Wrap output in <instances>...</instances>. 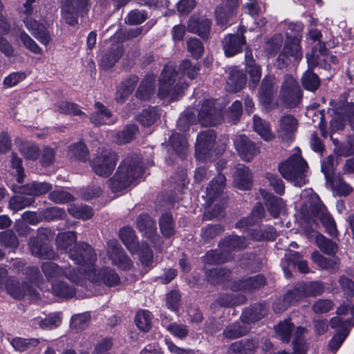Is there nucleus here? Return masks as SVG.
Wrapping results in <instances>:
<instances>
[{
  "label": "nucleus",
  "mask_w": 354,
  "mask_h": 354,
  "mask_svg": "<svg viewBox=\"0 0 354 354\" xmlns=\"http://www.w3.org/2000/svg\"><path fill=\"white\" fill-rule=\"evenodd\" d=\"M198 70L189 60H183L181 62L178 72L176 71L173 65H166L159 79V97L169 102L177 100L187 86L185 76L189 80H193L196 76Z\"/></svg>",
  "instance_id": "1"
},
{
  "label": "nucleus",
  "mask_w": 354,
  "mask_h": 354,
  "mask_svg": "<svg viewBox=\"0 0 354 354\" xmlns=\"http://www.w3.org/2000/svg\"><path fill=\"white\" fill-rule=\"evenodd\" d=\"M144 167L138 156L127 157L120 164L116 173L110 180V187L113 192H120L137 183L142 178Z\"/></svg>",
  "instance_id": "2"
},
{
  "label": "nucleus",
  "mask_w": 354,
  "mask_h": 354,
  "mask_svg": "<svg viewBox=\"0 0 354 354\" xmlns=\"http://www.w3.org/2000/svg\"><path fill=\"white\" fill-rule=\"evenodd\" d=\"M76 235L73 232H66L58 234L56 238L57 249L68 253L70 258L78 265L79 268L88 258L86 263L90 268L95 259L93 250L86 243L75 244Z\"/></svg>",
  "instance_id": "3"
},
{
  "label": "nucleus",
  "mask_w": 354,
  "mask_h": 354,
  "mask_svg": "<svg viewBox=\"0 0 354 354\" xmlns=\"http://www.w3.org/2000/svg\"><path fill=\"white\" fill-rule=\"evenodd\" d=\"M306 169L307 163L301 158L299 149H297L291 157L279 166V171L283 177L294 185L299 187L306 184Z\"/></svg>",
  "instance_id": "4"
},
{
  "label": "nucleus",
  "mask_w": 354,
  "mask_h": 354,
  "mask_svg": "<svg viewBox=\"0 0 354 354\" xmlns=\"http://www.w3.org/2000/svg\"><path fill=\"white\" fill-rule=\"evenodd\" d=\"M95 259L92 263V266L89 268L86 263L88 258L82 264L79 268L80 272L81 281L83 279H88L93 283H103L107 286H117L120 283V277L114 270L110 268H103L97 272L94 268V263L96 261V254L93 252Z\"/></svg>",
  "instance_id": "5"
},
{
  "label": "nucleus",
  "mask_w": 354,
  "mask_h": 354,
  "mask_svg": "<svg viewBox=\"0 0 354 354\" xmlns=\"http://www.w3.org/2000/svg\"><path fill=\"white\" fill-rule=\"evenodd\" d=\"M120 237L129 252L132 254H138L142 266H150L153 263V254L148 246L142 244V248L138 245L136 237L133 229L130 227H124L120 231Z\"/></svg>",
  "instance_id": "6"
},
{
  "label": "nucleus",
  "mask_w": 354,
  "mask_h": 354,
  "mask_svg": "<svg viewBox=\"0 0 354 354\" xmlns=\"http://www.w3.org/2000/svg\"><path fill=\"white\" fill-rule=\"evenodd\" d=\"M323 290L324 285L321 282L299 283L293 290L286 293L283 299V301L286 304L284 307L279 308L278 310L282 311L285 310L288 304H294L305 297L319 295Z\"/></svg>",
  "instance_id": "7"
},
{
  "label": "nucleus",
  "mask_w": 354,
  "mask_h": 354,
  "mask_svg": "<svg viewBox=\"0 0 354 354\" xmlns=\"http://www.w3.org/2000/svg\"><path fill=\"white\" fill-rule=\"evenodd\" d=\"M247 243L245 237H241L237 236H230L225 239L221 245V256H223L225 253H227L232 251L243 249L246 247ZM230 257H220L219 253L216 251H211L207 253L205 256V261L208 263H220L225 261H228Z\"/></svg>",
  "instance_id": "8"
},
{
  "label": "nucleus",
  "mask_w": 354,
  "mask_h": 354,
  "mask_svg": "<svg viewBox=\"0 0 354 354\" xmlns=\"http://www.w3.org/2000/svg\"><path fill=\"white\" fill-rule=\"evenodd\" d=\"M216 135L212 129L202 131L197 137L196 142V158L200 161L211 160L215 152L214 142Z\"/></svg>",
  "instance_id": "9"
},
{
  "label": "nucleus",
  "mask_w": 354,
  "mask_h": 354,
  "mask_svg": "<svg viewBox=\"0 0 354 354\" xmlns=\"http://www.w3.org/2000/svg\"><path fill=\"white\" fill-rule=\"evenodd\" d=\"M117 161L114 152L109 150H101L92 160L91 165L93 171L100 176H109L113 171Z\"/></svg>",
  "instance_id": "10"
},
{
  "label": "nucleus",
  "mask_w": 354,
  "mask_h": 354,
  "mask_svg": "<svg viewBox=\"0 0 354 354\" xmlns=\"http://www.w3.org/2000/svg\"><path fill=\"white\" fill-rule=\"evenodd\" d=\"M41 268L48 281L50 283L60 279H67L72 283H81L80 273L75 274V270L71 269V266L62 270L55 263L48 261L42 264Z\"/></svg>",
  "instance_id": "11"
},
{
  "label": "nucleus",
  "mask_w": 354,
  "mask_h": 354,
  "mask_svg": "<svg viewBox=\"0 0 354 354\" xmlns=\"http://www.w3.org/2000/svg\"><path fill=\"white\" fill-rule=\"evenodd\" d=\"M353 325L354 318L353 319H344L337 316L331 319L330 326L331 328L337 329V333L329 342V348L330 350L336 351L341 346L348 335L350 329Z\"/></svg>",
  "instance_id": "12"
},
{
  "label": "nucleus",
  "mask_w": 354,
  "mask_h": 354,
  "mask_svg": "<svg viewBox=\"0 0 354 354\" xmlns=\"http://www.w3.org/2000/svg\"><path fill=\"white\" fill-rule=\"evenodd\" d=\"M281 97L288 106H296L301 98V90L295 79L286 75L281 86Z\"/></svg>",
  "instance_id": "13"
},
{
  "label": "nucleus",
  "mask_w": 354,
  "mask_h": 354,
  "mask_svg": "<svg viewBox=\"0 0 354 354\" xmlns=\"http://www.w3.org/2000/svg\"><path fill=\"white\" fill-rule=\"evenodd\" d=\"M333 116L330 121L332 130L335 131L342 129L346 120L348 119L354 130V104L343 103L335 107Z\"/></svg>",
  "instance_id": "14"
},
{
  "label": "nucleus",
  "mask_w": 354,
  "mask_h": 354,
  "mask_svg": "<svg viewBox=\"0 0 354 354\" xmlns=\"http://www.w3.org/2000/svg\"><path fill=\"white\" fill-rule=\"evenodd\" d=\"M107 255L113 265L122 270L131 268L133 263L125 254L117 241L111 240L107 243Z\"/></svg>",
  "instance_id": "15"
},
{
  "label": "nucleus",
  "mask_w": 354,
  "mask_h": 354,
  "mask_svg": "<svg viewBox=\"0 0 354 354\" xmlns=\"http://www.w3.org/2000/svg\"><path fill=\"white\" fill-rule=\"evenodd\" d=\"M214 100L205 101L198 113V120L202 125H216L221 121V111L216 106Z\"/></svg>",
  "instance_id": "16"
},
{
  "label": "nucleus",
  "mask_w": 354,
  "mask_h": 354,
  "mask_svg": "<svg viewBox=\"0 0 354 354\" xmlns=\"http://www.w3.org/2000/svg\"><path fill=\"white\" fill-rule=\"evenodd\" d=\"M301 37L299 35H295L293 37H288L283 49V53L279 55V59L284 64H288L287 59L291 62L292 60L296 61L301 59Z\"/></svg>",
  "instance_id": "17"
},
{
  "label": "nucleus",
  "mask_w": 354,
  "mask_h": 354,
  "mask_svg": "<svg viewBox=\"0 0 354 354\" xmlns=\"http://www.w3.org/2000/svg\"><path fill=\"white\" fill-rule=\"evenodd\" d=\"M240 0H223L222 5L216 10V20L218 26L224 29L234 15V11L239 5Z\"/></svg>",
  "instance_id": "18"
},
{
  "label": "nucleus",
  "mask_w": 354,
  "mask_h": 354,
  "mask_svg": "<svg viewBox=\"0 0 354 354\" xmlns=\"http://www.w3.org/2000/svg\"><path fill=\"white\" fill-rule=\"evenodd\" d=\"M300 198L301 202H296L295 207L301 211L306 219L309 212L314 214L319 207V197L311 189H308L302 191Z\"/></svg>",
  "instance_id": "19"
},
{
  "label": "nucleus",
  "mask_w": 354,
  "mask_h": 354,
  "mask_svg": "<svg viewBox=\"0 0 354 354\" xmlns=\"http://www.w3.org/2000/svg\"><path fill=\"white\" fill-rule=\"evenodd\" d=\"M234 145L240 157L245 161H250L259 153V149L255 144L244 135L236 136Z\"/></svg>",
  "instance_id": "20"
},
{
  "label": "nucleus",
  "mask_w": 354,
  "mask_h": 354,
  "mask_svg": "<svg viewBox=\"0 0 354 354\" xmlns=\"http://www.w3.org/2000/svg\"><path fill=\"white\" fill-rule=\"evenodd\" d=\"M304 232L310 241H314L319 249L327 254H331L337 250V245L326 239L323 235L315 230L312 226H306Z\"/></svg>",
  "instance_id": "21"
},
{
  "label": "nucleus",
  "mask_w": 354,
  "mask_h": 354,
  "mask_svg": "<svg viewBox=\"0 0 354 354\" xmlns=\"http://www.w3.org/2000/svg\"><path fill=\"white\" fill-rule=\"evenodd\" d=\"M21 284L14 279L7 284V290L8 293L15 299H21L25 296H29L32 299L38 298L37 293L29 284Z\"/></svg>",
  "instance_id": "22"
},
{
  "label": "nucleus",
  "mask_w": 354,
  "mask_h": 354,
  "mask_svg": "<svg viewBox=\"0 0 354 354\" xmlns=\"http://www.w3.org/2000/svg\"><path fill=\"white\" fill-rule=\"evenodd\" d=\"M24 21L27 29L37 40L44 45L49 43L50 37L46 25L38 24L30 17H26Z\"/></svg>",
  "instance_id": "23"
},
{
  "label": "nucleus",
  "mask_w": 354,
  "mask_h": 354,
  "mask_svg": "<svg viewBox=\"0 0 354 354\" xmlns=\"http://www.w3.org/2000/svg\"><path fill=\"white\" fill-rule=\"evenodd\" d=\"M138 228L143 235L155 244L156 235V225L151 217L146 214H142L139 216L137 221Z\"/></svg>",
  "instance_id": "24"
},
{
  "label": "nucleus",
  "mask_w": 354,
  "mask_h": 354,
  "mask_svg": "<svg viewBox=\"0 0 354 354\" xmlns=\"http://www.w3.org/2000/svg\"><path fill=\"white\" fill-rule=\"evenodd\" d=\"M245 42V37L243 35H229L226 36L223 43L225 55L232 57L241 52Z\"/></svg>",
  "instance_id": "25"
},
{
  "label": "nucleus",
  "mask_w": 354,
  "mask_h": 354,
  "mask_svg": "<svg viewBox=\"0 0 354 354\" xmlns=\"http://www.w3.org/2000/svg\"><path fill=\"white\" fill-rule=\"evenodd\" d=\"M297 120L293 116L287 115L283 116L279 121L278 129L279 136L285 140L292 139V134L297 129Z\"/></svg>",
  "instance_id": "26"
},
{
  "label": "nucleus",
  "mask_w": 354,
  "mask_h": 354,
  "mask_svg": "<svg viewBox=\"0 0 354 354\" xmlns=\"http://www.w3.org/2000/svg\"><path fill=\"white\" fill-rule=\"evenodd\" d=\"M234 183L240 189H249L252 186V174L245 165H239L234 174Z\"/></svg>",
  "instance_id": "27"
},
{
  "label": "nucleus",
  "mask_w": 354,
  "mask_h": 354,
  "mask_svg": "<svg viewBox=\"0 0 354 354\" xmlns=\"http://www.w3.org/2000/svg\"><path fill=\"white\" fill-rule=\"evenodd\" d=\"M245 68L250 77V86L254 88L261 77V67L256 64L250 50L245 51Z\"/></svg>",
  "instance_id": "28"
},
{
  "label": "nucleus",
  "mask_w": 354,
  "mask_h": 354,
  "mask_svg": "<svg viewBox=\"0 0 354 354\" xmlns=\"http://www.w3.org/2000/svg\"><path fill=\"white\" fill-rule=\"evenodd\" d=\"M95 111L91 116L95 125L111 124L115 122L111 113L101 103H95Z\"/></svg>",
  "instance_id": "29"
},
{
  "label": "nucleus",
  "mask_w": 354,
  "mask_h": 354,
  "mask_svg": "<svg viewBox=\"0 0 354 354\" xmlns=\"http://www.w3.org/2000/svg\"><path fill=\"white\" fill-rule=\"evenodd\" d=\"M50 285L52 294L57 297L68 299L75 295L74 286L64 281V279L53 281Z\"/></svg>",
  "instance_id": "30"
},
{
  "label": "nucleus",
  "mask_w": 354,
  "mask_h": 354,
  "mask_svg": "<svg viewBox=\"0 0 354 354\" xmlns=\"http://www.w3.org/2000/svg\"><path fill=\"white\" fill-rule=\"evenodd\" d=\"M225 178L219 174L207 187L206 198L207 205L209 207L214 200L220 194L225 187Z\"/></svg>",
  "instance_id": "31"
},
{
  "label": "nucleus",
  "mask_w": 354,
  "mask_h": 354,
  "mask_svg": "<svg viewBox=\"0 0 354 354\" xmlns=\"http://www.w3.org/2000/svg\"><path fill=\"white\" fill-rule=\"evenodd\" d=\"M210 24V21L207 18L196 19L193 17L189 20L187 29L189 32L198 34L203 38H206L209 32Z\"/></svg>",
  "instance_id": "32"
},
{
  "label": "nucleus",
  "mask_w": 354,
  "mask_h": 354,
  "mask_svg": "<svg viewBox=\"0 0 354 354\" xmlns=\"http://www.w3.org/2000/svg\"><path fill=\"white\" fill-rule=\"evenodd\" d=\"M264 214L265 211L263 206L261 204H257L254 206L251 214L248 218L239 221L236 223V227L243 230H249V227L261 221Z\"/></svg>",
  "instance_id": "33"
},
{
  "label": "nucleus",
  "mask_w": 354,
  "mask_h": 354,
  "mask_svg": "<svg viewBox=\"0 0 354 354\" xmlns=\"http://www.w3.org/2000/svg\"><path fill=\"white\" fill-rule=\"evenodd\" d=\"M261 195L265 199L270 214L273 217L278 216L285 207L283 201L280 198H277L265 190L261 191Z\"/></svg>",
  "instance_id": "34"
},
{
  "label": "nucleus",
  "mask_w": 354,
  "mask_h": 354,
  "mask_svg": "<svg viewBox=\"0 0 354 354\" xmlns=\"http://www.w3.org/2000/svg\"><path fill=\"white\" fill-rule=\"evenodd\" d=\"M11 35L14 37H19L24 46L34 54L40 55L42 53L41 48L37 43L21 28H12Z\"/></svg>",
  "instance_id": "35"
},
{
  "label": "nucleus",
  "mask_w": 354,
  "mask_h": 354,
  "mask_svg": "<svg viewBox=\"0 0 354 354\" xmlns=\"http://www.w3.org/2000/svg\"><path fill=\"white\" fill-rule=\"evenodd\" d=\"M312 260L322 269L335 272L338 269L339 261L337 258H326L319 252L315 251L311 255Z\"/></svg>",
  "instance_id": "36"
},
{
  "label": "nucleus",
  "mask_w": 354,
  "mask_h": 354,
  "mask_svg": "<svg viewBox=\"0 0 354 354\" xmlns=\"http://www.w3.org/2000/svg\"><path fill=\"white\" fill-rule=\"evenodd\" d=\"M155 77L152 74L146 75L137 91V97L141 100L149 99L154 93Z\"/></svg>",
  "instance_id": "37"
},
{
  "label": "nucleus",
  "mask_w": 354,
  "mask_h": 354,
  "mask_svg": "<svg viewBox=\"0 0 354 354\" xmlns=\"http://www.w3.org/2000/svg\"><path fill=\"white\" fill-rule=\"evenodd\" d=\"M137 82V77H131L122 82L118 86L116 91L115 100L117 102H123L125 99L132 93Z\"/></svg>",
  "instance_id": "38"
},
{
  "label": "nucleus",
  "mask_w": 354,
  "mask_h": 354,
  "mask_svg": "<svg viewBox=\"0 0 354 354\" xmlns=\"http://www.w3.org/2000/svg\"><path fill=\"white\" fill-rule=\"evenodd\" d=\"M245 75L236 68H233L227 82V89L231 92H237L245 84Z\"/></svg>",
  "instance_id": "39"
},
{
  "label": "nucleus",
  "mask_w": 354,
  "mask_h": 354,
  "mask_svg": "<svg viewBox=\"0 0 354 354\" xmlns=\"http://www.w3.org/2000/svg\"><path fill=\"white\" fill-rule=\"evenodd\" d=\"M62 322L61 315L59 313L49 314L48 316L35 318L33 321L35 326H39L43 329H52L57 327Z\"/></svg>",
  "instance_id": "40"
},
{
  "label": "nucleus",
  "mask_w": 354,
  "mask_h": 354,
  "mask_svg": "<svg viewBox=\"0 0 354 354\" xmlns=\"http://www.w3.org/2000/svg\"><path fill=\"white\" fill-rule=\"evenodd\" d=\"M169 143L176 153L181 158L185 157L188 150L187 139L184 136L176 133L169 138Z\"/></svg>",
  "instance_id": "41"
},
{
  "label": "nucleus",
  "mask_w": 354,
  "mask_h": 354,
  "mask_svg": "<svg viewBox=\"0 0 354 354\" xmlns=\"http://www.w3.org/2000/svg\"><path fill=\"white\" fill-rule=\"evenodd\" d=\"M254 130L265 140H270L274 138L268 122L262 120L259 117L254 115L253 118Z\"/></svg>",
  "instance_id": "42"
},
{
  "label": "nucleus",
  "mask_w": 354,
  "mask_h": 354,
  "mask_svg": "<svg viewBox=\"0 0 354 354\" xmlns=\"http://www.w3.org/2000/svg\"><path fill=\"white\" fill-rule=\"evenodd\" d=\"M30 247L32 254L36 257L46 259H53L55 257L53 252L49 249L47 245L41 244L35 239L30 241Z\"/></svg>",
  "instance_id": "43"
},
{
  "label": "nucleus",
  "mask_w": 354,
  "mask_h": 354,
  "mask_svg": "<svg viewBox=\"0 0 354 354\" xmlns=\"http://www.w3.org/2000/svg\"><path fill=\"white\" fill-rule=\"evenodd\" d=\"M51 189L52 187L49 183L32 182L25 185L24 193L28 195L39 196L47 193Z\"/></svg>",
  "instance_id": "44"
},
{
  "label": "nucleus",
  "mask_w": 354,
  "mask_h": 354,
  "mask_svg": "<svg viewBox=\"0 0 354 354\" xmlns=\"http://www.w3.org/2000/svg\"><path fill=\"white\" fill-rule=\"evenodd\" d=\"M152 315L147 310L138 311L135 317V323L138 328L142 331H148L151 328Z\"/></svg>",
  "instance_id": "45"
},
{
  "label": "nucleus",
  "mask_w": 354,
  "mask_h": 354,
  "mask_svg": "<svg viewBox=\"0 0 354 354\" xmlns=\"http://www.w3.org/2000/svg\"><path fill=\"white\" fill-rule=\"evenodd\" d=\"M276 82L274 77L270 76L264 77L259 93L261 102L266 104L269 102L272 90Z\"/></svg>",
  "instance_id": "46"
},
{
  "label": "nucleus",
  "mask_w": 354,
  "mask_h": 354,
  "mask_svg": "<svg viewBox=\"0 0 354 354\" xmlns=\"http://www.w3.org/2000/svg\"><path fill=\"white\" fill-rule=\"evenodd\" d=\"M160 230L165 236H170L175 232L174 223L171 215L164 214L160 218L159 221Z\"/></svg>",
  "instance_id": "47"
},
{
  "label": "nucleus",
  "mask_w": 354,
  "mask_h": 354,
  "mask_svg": "<svg viewBox=\"0 0 354 354\" xmlns=\"http://www.w3.org/2000/svg\"><path fill=\"white\" fill-rule=\"evenodd\" d=\"M317 218H319L326 231L332 236H335L337 232L335 221L332 216L326 212L321 210L317 212Z\"/></svg>",
  "instance_id": "48"
},
{
  "label": "nucleus",
  "mask_w": 354,
  "mask_h": 354,
  "mask_svg": "<svg viewBox=\"0 0 354 354\" xmlns=\"http://www.w3.org/2000/svg\"><path fill=\"white\" fill-rule=\"evenodd\" d=\"M265 284V278L261 275H257L250 277L243 281H241L239 286V289H243L245 291H252V290L260 288Z\"/></svg>",
  "instance_id": "49"
},
{
  "label": "nucleus",
  "mask_w": 354,
  "mask_h": 354,
  "mask_svg": "<svg viewBox=\"0 0 354 354\" xmlns=\"http://www.w3.org/2000/svg\"><path fill=\"white\" fill-rule=\"evenodd\" d=\"M320 84L318 76L311 71H307L302 77V84L304 88L310 91L317 89Z\"/></svg>",
  "instance_id": "50"
},
{
  "label": "nucleus",
  "mask_w": 354,
  "mask_h": 354,
  "mask_svg": "<svg viewBox=\"0 0 354 354\" xmlns=\"http://www.w3.org/2000/svg\"><path fill=\"white\" fill-rule=\"evenodd\" d=\"M68 212L73 216L84 220L90 218L93 216L92 209L84 205H71Z\"/></svg>",
  "instance_id": "51"
},
{
  "label": "nucleus",
  "mask_w": 354,
  "mask_h": 354,
  "mask_svg": "<svg viewBox=\"0 0 354 354\" xmlns=\"http://www.w3.org/2000/svg\"><path fill=\"white\" fill-rule=\"evenodd\" d=\"M19 149L26 159L35 160L39 154V148L35 145L29 142H21L19 146Z\"/></svg>",
  "instance_id": "52"
},
{
  "label": "nucleus",
  "mask_w": 354,
  "mask_h": 354,
  "mask_svg": "<svg viewBox=\"0 0 354 354\" xmlns=\"http://www.w3.org/2000/svg\"><path fill=\"white\" fill-rule=\"evenodd\" d=\"M68 154L71 157H74L82 161H86L88 151L84 143L78 142L70 147Z\"/></svg>",
  "instance_id": "53"
},
{
  "label": "nucleus",
  "mask_w": 354,
  "mask_h": 354,
  "mask_svg": "<svg viewBox=\"0 0 354 354\" xmlns=\"http://www.w3.org/2000/svg\"><path fill=\"white\" fill-rule=\"evenodd\" d=\"M292 330V324L289 320H285L279 323L275 327V332L277 336L283 342H288Z\"/></svg>",
  "instance_id": "54"
},
{
  "label": "nucleus",
  "mask_w": 354,
  "mask_h": 354,
  "mask_svg": "<svg viewBox=\"0 0 354 354\" xmlns=\"http://www.w3.org/2000/svg\"><path fill=\"white\" fill-rule=\"evenodd\" d=\"M39 344L36 339H23L20 337H15L11 342L12 346L16 351L23 352L31 346H35Z\"/></svg>",
  "instance_id": "55"
},
{
  "label": "nucleus",
  "mask_w": 354,
  "mask_h": 354,
  "mask_svg": "<svg viewBox=\"0 0 354 354\" xmlns=\"http://www.w3.org/2000/svg\"><path fill=\"white\" fill-rule=\"evenodd\" d=\"M137 131L138 128L136 125L127 126L122 131L117 134L115 141L120 144L127 143L133 139Z\"/></svg>",
  "instance_id": "56"
},
{
  "label": "nucleus",
  "mask_w": 354,
  "mask_h": 354,
  "mask_svg": "<svg viewBox=\"0 0 354 354\" xmlns=\"http://www.w3.org/2000/svg\"><path fill=\"white\" fill-rule=\"evenodd\" d=\"M75 8L72 2H62V16L66 22L71 26L77 24V19L74 14Z\"/></svg>",
  "instance_id": "57"
},
{
  "label": "nucleus",
  "mask_w": 354,
  "mask_h": 354,
  "mask_svg": "<svg viewBox=\"0 0 354 354\" xmlns=\"http://www.w3.org/2000/svg\"><path fill=\"white\" fill-rule=\"evenodd\" d=\"M122 55V50L120 48L104 55L101 59L100 66L104 69L112 67Z\"/></svg>",
  "instance_id": "58"
},
{
  "label": "nucleus",
  "mask_w": 354,
  "mask_h": 354,
  "mask_svg": "<svg viewBox=\"0 0 354 354\" xmlns=\"http://www.w3.org/2000/svg\"><path fill=\"white\" fill-rule=\"evenodd\" d=\"M243 5V10L245 13L250 15L252 18H256L263 11V8L261 6L258 0H245Z\"/></svg>",
  "instance_id": "59"
},
{
  "label": "nucleus",
  "mask_w": 354,
  "mask_h": 354,
  "mask_svg": "<svg viewBox=\"0 0 354 354\" xmlns=\"http://www.w3.org/2000/svg\"><path fill=\"white\" fill-rule=\"evenodd\" d=\"M276 236L277 232L272 226L266 227L263 232H261L256 231L251 232V239L255 241L273 240Z\"/></svg>",
  "instance_id": "60"
},
{
  "label": "nucleus",
  "mask_w": 354,
  "mask_h": 354,
  "mask_svg": "<svg viewBox=\"0 0 354 354\" xmlns=\"http://www.w3.org/2000/svg\"><path fill=\"white\" fill-rule=\"evenodd\" d=\"M90 318L88 313L75 315L71 318V326L77 330H82L88 326Z\"/></svg>",
  "instance_id": "61"
},
{
  "label": "nucleus",
  "mask_w": 354,
  "mask_h": 354,
  "mask_svg": "<svg viewBox=\"0 0 354 354\" xmlns=\"http://www.w3.org/2000/svg\"><path fill=\"white\" fill-rule=\"evenodd\" d=\"M157 118V113L154 108H149L143 110L138 117L139 122L143 126L151 125Z\"/></svg>",
  "instance_id": "62"
},
{
  "label": "nucleus",
  "mask_w": 354,
  "mask_h": 354,
  "mask_svg": "<svg viewBox=\"0 0 354 354\" xmlns=\"http://www.w3.org/2000/svg\"><path fill=\"white\" fill-rule=\"evenodd\" d=\"M166 328L171 335L180 339H185L188 334L186 326L181 324L171 323L167 325Z\"/></svg>",
  "instance_id": "63"
},
{
  "label": "nucleus",
  "mask_w": 354,
  "mask_h": 354,
  "mask_svg": "<svg viewBox=\"0 0 354 354\" xmlns=\"http://www.w3.org/2000/svg\"><path fill=\"white\" fill-rule=\"evenodd\" d=\"M333 193L339 196H346L352 192V188L342 179H338L333 183Z\"/></svg>",
  "instance_id": "64"
}]
</instances>
